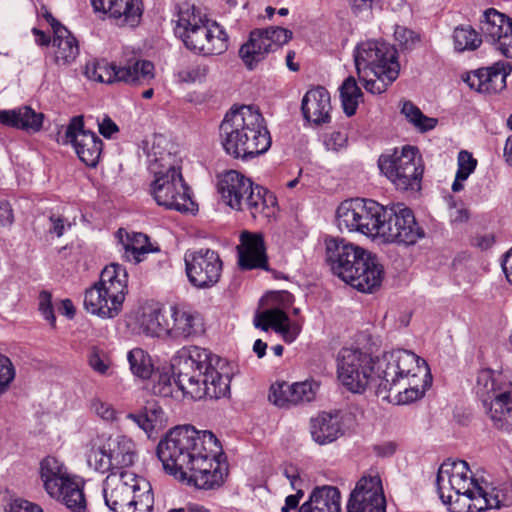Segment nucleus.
Segmentation results:
<instances>
[{"label": "nucleus", "instance_id": "nucleus-1", "mask_svg": "<svg viewBox=\"0 0 512 512\" xmlns=\"http://www.w3.org/2000/svg\"><path fill=\"white\" fill-rule=\"evenodd\" d=\"M222 446L207 430L185 425L171 429L158 443L157 456L166 472L198 489L220 487L228 474Z\"/></svg>", "mask_w": 512, "mask_h": 512}, {"label": "nucleus", "instance_id": "nucleus-2", "mask_svg": "<svg viewBox=\"0 0 512 512\" xmlns=\"http://www.w3.org/2000/svg\"><path fill=\"white\" fill-rule=\"evenodd\" d=\"M221 359L198 346L182 347L172 358L171 368L177 376L176 384L184 395L193 399H219L230 392L231 378L219 369Z\"/></svg>", "mask_w": 512, "mask_h": 512}, {"label": "nucleus", "instance_id": "nucleus-3", "mask_svg": "<svg viewBox=\"0 0 512 512\" xmlns=\"http://www.w3.org/2000/svg\"><path fill=\"white\" fill-rule=\"evenodd\" d=\"M219 131L223 149L234 158L251 159L271 147L272 139L266 120L253 105L231 107Z\"/></svg>", "mask_w": 512, "mask_h": 512}, {"label": "nucleus", "instance_id": "nucleus-4", "mask_svg": "<svg viewBox=\"0 0 512 512\" xmlns=\"http://www.w3.org/2000/svg\"><path fill=\"white\" fill-rule=\"evenodd\" d=\"M326 262L332 273L361 292H373L380 286L383 266L376 255L344 238L325 240Z\"/></svg>", "mask_w": 512, "mask_h": 512}, {"label": "nucleus", "instance_id": "nucleus-5", "mask_svg": "<svg viewBox=\"0 0 512 512\" xmlns=\"http://www.w3.org/2000/svg\"><path fill=\"white\" fill-rule=\"evenodd\" d=\"M376 367L377 395L387 398L388 392L395 389L402 403L413 402L424 395L428 382L423 381L419 386L416 378L420 374L427 376L428 366L413 352L404 349L385 352L377 359Z\"/></svg>", "mask_w": 512, "mask_h": 512}, {"label": "nucleus", "instance_id": "nucleus-6", "mask_svg": "<svg viewBox=\"0 0 512 512\" xmlns=\"http://www.w3.org/2000/svg\"><path fill=\"white\" fill-rule=\"evenodd\" d=\"M354 62L359 80L372 94L385 92L399 76L397 50L384 41L368 40L358 44Z\"/></svg>", "mask_w": 512, "mask_h": 512}, {"label": "nucleus", "instance_id": "nucleus-7", "mask_svg": "<svg viewBox=\"0 0 512 512\" xmlns=\"http://www.w3.org/2000/svg\"><path fill=\"white\" fill-rule=\"evenodd\" d=\"M222 201L237 211H248L255 220H268L277 211V199L267 189L235 170L225 172L218 182Z\"/></svg>", "mask_w": 512, "mask_h": 512}, {"label": "nucleus", "instance_id": "nucleus-8", "mask_svg": "<svg viewBox=\"0 0 512 512\" xmlns=\"http://www.w3.org/2000/svg\"><path fill=\"white\" fill-rule=\"evenodd\" d=\"M149 157L150 170L155 176L150 191L156 203L180 212L193 211L194 202L180 168L174 163L175 157L170 152L158 156L155 147Z\"/></svg>", "mask_w": 512, "mask_h": 512}, {"label": "nucleus", "instance_id": "nucleus-9", "mask_svg": "<svg viewBox=\"0 0 512 512\" xmlns=\"http://www.w3.org/2000/svg\"><path fill=\"white\" fill-rule=\"evenodd\" d=\"M102 493L105 505L113 512H152L151 485L133 472H110L103 482Z\"/></svg>", "mask_w": 512, "mask_h": 512}, {"label": "nucleus", "instance_id": "nucleus-10", "mask_svg": "<svg viewBox=\"0 0 512 512\" xmlns=\"http://www.w3.org/2000/svg\"><path fill=\"white\" fill-rule=\"evenodd\" d=\"M378 166L399 190H416L420 188L423 175V165L418 149L413 146H403L399 151L382 154L378 159Z\"/></svg>", "mask_w": 512, "mask_h": 512}, {"label": "nucleus", "instance_id": "nucleus-11", "mask_svg": "<svg viewBox=\"0 0 512 512\" xmlns=\"http://www.w3.org/2000/svg\"><path fill=\"white\" fill-rule=\"evenodd\" d=\"M375 365L370 354L358 348H342L337 358L338 379L353 393H362L373 384L377 388Z\"/></svg>", "mask_w": 512, "mask_h": 512}, {"label": "nucleus", "instance_id": "nucleus-12", "mask_svg": "<svg viewBox=\"0 0 512 512\" xmlns=\"http://www.w3.org/2000/svg\"><path fill=\"white\" fill-rule=\"evenodd\" d=\"M384 206L374 200L355 198L342 202L336 211V222L342 231L359 232L377 237Z\"/></svg>", "mask_w": 512, "mask_h": 512}, {"label": "nucleus", "instance_id": "nucleus-13", "mask_svg": "<svg viewBox=\"0 0 512 512\" xmlns=\"http://www.w3.org/2000/svg\"><path fill=\"white\" fill-rule=\"evenodd\" d=\"M377 237L387 243L411 246L425 237L413 211L403 203L384 206Z\"/></svg>", "mask_w": 512, "mask_h": 512}, {"label": "nucleus", "instance_id": "nucleus-14", "mask_svg": "<svg viewBox=\"0 0 512 512\" xmlns=\"http://www.w3.org/2000/svg\"><path fill=\"white\" fill-rule=\"evenodd\" d=\"M85 75L90 80L106 84L148 85L155 77V67L151 61L143 59L125 66L102 60L87 64Z\"/></svg>", "mask_w": 512, "mask_h": 512}, {"label": "nucleus", "instance_id": "nucleus-15", "mask_svg": "<svg viewBox=\"0 0 512 512\" xmlns=\"http://www.w3.org/2000/svg\"><path fill=\"white\" fill-rule=\"evenodd\" d=\"M292 38V32L282 27L255 29L250 32L249 39L239 50V55L250 70L263 61L266 56Z\"/></svg>", "mask_w": 512, "mask_h": 512}, {"label": "nucleus", "instance_id": "nucleus-16", "mask_svg": "<svg viewBox=\"0 0 512 512\" xmlns=\"http://www.w3.org/2000/svg\"><path fill=\"white\" fill-rule=\"evenodd\" d=\"M184 262L186 275L192 286L207 289L219 282L223 262L218 252L209 248L186 252Z\"/></svg>", "mask_w": 512, "mask_h": 512}, {"label": "nucleus", "instance_id": "nucleus-17", "mask_svg": "<svg viewBox=\"0 0 512 512\" xmlns=\"http://www.w3.org/2000/svg\"><path fill=\"white\" fill-rule=\"evenodd\" d=\"M62 144H71L78 158L89 167H96L103 149L101 138L95 132L84 128L82 115L70 120Z\"/></svg>", "mask_w": 512, "mask_h": 512}, {"label": "nucleus", "instance_id": "nucleus-18", "mask_svg": "<svg viewBox=\"0 0 512 512\" xmlns=\"http://www.w3.org/2000/svg\"><path fill=\"white\" fill-rule=\"evenodd\" d=\"M179 38L189 50L203 55H218L228 48L226 32L218 23L211 20L182 33Z\"/></svg>", "mask_w": 512, "mask_h": 512}, {"label": "nucleus", "instance_id": "nucleus-19", "mask_svg": "<svg viewBox=\"0 0 512 512\" xmlns=\"http://www.w3.org/2000/svg\"><path fill=\"white\" fill-rule=\"evenodd\" d=\"M480 29L490 42L506 58L512 59V19L494 8L483 13Z\"/></svg>", "mask_w": 512, "mask_h": 512}, {"label": "nucleus", "instance_id": "nucleus-20", "mask_svg": "<svg viewBox=\"0 0 512 512\" xmlns=\"http://www.w3.org/2000/svg\"><path fill=\"white\" fill-rule=\"evenodd\" d=\"M347 506L360 512H386V499L380 478L362 477L352 491Z\"/></svg>", "mask_w": 512, "mask_h": 512}, {"label": "nucleus", "instance_id": "nucleus-21", "mask_svg": "<svg viewBox=\"0 0 512 512\" xmlns=\"http://www.w3.org/2000/svg\"><path fill=\"white\" fill-rule=\"evenodd\" d=\"M470 470L464 460H451L443 462L438 469L436 485L441 500L446 498L447 492L470 489L479 485L477 480L469 477Z\"/></svg>", "mask_w": 512, "mask_h": 512}, {"label": "nucleus", "instance_id": "nucleus-22", "mask_svg": "<svg viewBox=\"0 0 512 512\" xmlns=\"http://www.w3.org/2000/svg\"><path fill=\"white\" fill-rule=\"evenodd\" d=\"M511 71L508 62H497L491 67L480 68L467 74L464 81L467 85L483 94H495L506 87V78Z\"/></svg>", "mask_w": 512, "mask_h": 512}, {"label": "nucleus", "instance_id": "nucleus-23", "mask_svg": "<svg viewBox=\"0 0 512 512\" xmlns=\"http://www.w3.org/2000/svg\"><path fill=\"white\" fill-rule=\"evenodd\" d=\"M166 321V337L173 340L189 339L202 332L200 316L185 308L170 307Z\"/></svg>", "mask_w": 512, "mask_h": 512}, {"label": "nucleus", "instance_id": "nucleus-24", "mask_svg": "<svg viewBox=\"0 0 512 512\" xmlns=\"http://www.w3.org/2000/svg\"><path fill=\"white\" fill-rule=\"evenodd\" d=\"M95 11L109 14L121 25L136 26L143 13L141 0H91Z\"/></svg>", "mask_w": 512, "mask_h": 512}, {"label": "nucleus", "instance_id": "nucleus-25", "mask_svg": "<svg viewBox=\"0 0 512 512\" xmlns=\"http://www.w3.org/2000/svg\"><path fill=\"white\" fill-rule=\"evenodd\" d=\"M44 18L53 30L54 59L58 65H68L75 61L79 54V46L76 38L49 12Z\"/></svg>", "mask_w": 512, "mask_h": 512}, {"label": "nucleus", "instance_id": "nucleus-26", "mask_svg": "<svg viewBox=\"0 0 512 512\" xmlns=\"http://www.w3.org/2000/svg\"><path fill=\"white\" fill-rule=\"evenodd\" d=\"M124 300L125 297H117L116 302L115 297L108 290L94 284L85 292L84 307L91 314L101 318H114L121 312Z\"/></svg>", "mask_w": 512, "mask_h": 512}, {"label": "nucleus", "instance_id": "nucleus-27", "mask_svg": "<svg viewBox=\"0 0 512 512\" xmlns=\"http://www.w3.org/2000/svg\"><path fill=\"white\" fill-rule=\"evenodd\" d=\"M301 111L304 118L315 125L330 122L332 106L328 90L321 86L308 90L302 99Z\"/></svg>", "mask_w": 512, "mask_h": 512}, {"label": "nucleus", "instance_id": "nucleus-28", "mask_svg": "<svg viewBox=\"0 0 512 512\" xmlns=\"http://www.w3.org/2000/svg\"><path fill=\"white\" fill-rule=\"evenodd\" d=\"M238 246V264L241 269H267L264 240L260 234L243 232Z\"/></svg>", "mask_w": 512, "mask_h": 512}, {"label": "nucleus", "instance_id": "nucleus-29", "mask_svg": "<svg viewBox=\"0 0 512 512\" xmlns=\"http://www.w3.org/2000/svg\"><path fill=\"white\" fill-rule=\"evenodd\" d=\"M298 512H341V495L337 487H315Z\"/></svg>", "mask_w": 512, "mask_h": 512}, {"label": "nucleus", "instance_id": "nucleus-30", "mask_svg": "<svg viewBox=\"0 0 512 512\" xmlns=\"http://www.w3.org/2000/svg\"><path fill=\"white\" fill-rule=\"evenodd\" d=\"M43 120L44 115L30 106L0 110V123L27 132H39L42 129Z\"/></svg>", "mask_w": 512, "mask_h": 512}, {"label": "nucleus", "instance_id": "nucleus-31", "mask_svg": "<svg viewBox=\"0 0 512 512\" xmlns=\"http://www.w3.org/2000/svg\"><path fill=\"white\" fill-rule=\"evenodd\" d=\"M72 476L65 464L54 456H47L40 462V477L49 496L60 495L59 487Z\"/></svg>", "mask_w": 512, "mask_h": 512}, {"label": "nucleus", "instance_id": "nucleus-32", "mask_svg": "<svg viewBox=\"0 0 512 512\" xmlns=\"http://www.w3.org/2000/svg\"><path fill=\"white\" fill-rule=\"evenodd\" d=\"M483 407L497 429L512 430V391L499 392Z\"/></svg>", "mask_w": 512, "mask_h": 512}, {"label": "nucleus", "instance_id": "nucleus-33", "mask_svg": "<svg viewBox=\"0 0 512 512\" xmlns=\"http://www.w3.org/2000/svg\"><path fill=\"white\" fill-rule=\"evenodd\" d=\"M119 237L120 251L125 260L133 262L134 264L143 261L145 255L153 252L151 243L147 235L134 232L132 234L127 233L123 229L117 231Z\"/></svg>", "mask_w": 512, "mask_h": 512}, {"label": "nucleus", "instance_id": "nucleus-34", "mask_svg": "<svg viewBox=\"0 0 512 512\" xmlns=\"http://www.w3.org/2000/svg\"><path fill=\"white\" fill-rule=\"evenodd\" d=\"M442 502L449 506L450 512H481L485 510L486 505L478 494V485L459 492H447Z\"/></svg>", "mask_w": 512, "mask_h": 512}, {"label": "nucleus", "instance_id": "nucleus-35", "mask_svg": "<svg viewBox=\"0 0 512 512\" xmlns=\"http://www.w3.org/2000/svg\"><path fill=\"white\" fill-rule=\"evenodd\" d=\"M312 439L325 445L335 441L341 435L340 421L337 415L323 412L310 421Z\"/></svg>", "mask_w": 512, "mask_h": 512}, {"label": "nucleus", "instance_id": "nucleus-36", "mask_svg": "<svg viewBox=\"0 0 512 512\" xmlns=\"http://www.w3.org/2000/svg\"><path fill=\"white\" fill-rule=\"evenodd\" d=\"M106 444L115 471H124V468L133 465L136 459V450L135 444L130 438L122 435L110 437Z\"/></svg>", "mask_w": 512, "mask_h": 512}, {"label": "nucleus", "instance_id": "nucleus-37", "mask_svg": "<svg viewBox=\"0 0 512 512\" xmlns=\"http://www.w3.org/2000/svg\"><path fill=\"white\" fill-rule=\"evenodd\" d=\"M127 419L141 428L148 437L154 430L160 429L165 423V413L162 407L155 401H148L139 413H130Z\"/></svg>", "mask_w": 512, "mask_h": 512}, {"label": "nucleus", "instance_id": "nucleus-38", "mask_svg": "<svg viewBox=\"0 0 512 512\" xmlns=\"http://www.w3.org/2000/svg\"><path fill=\"white\" fill-rule=\"evenodd\" d=\"M127 271L119 264L107 265L101 272L100 279L96 283L110 292L115 299L125 297L127 293Z\"/></svg>", "mask_w": 512, "mask_h": 512}, {"label": "nucleus", "instance_id": "nucleus-39", "mask_svg": "<svg viewBox=\"0 0 512 512\" xmlns=\"http://www.w3.org/2000/svg\"><path fill=\"white\" fill-rule=\"evenodd\" d=\"M167 313L158 308L145 307L137 318L140 329L151 337H166Z\"/></svg>", "mask_w": 512, "mask_h": 512}, {"label": "nucleus", "instance_id": "nucleus-40", "mask_svg": "<svg viewBox=\"0 0 512 512\" xmlns=\"http://www.w3.org/2000/svg\"><path fill=\"white\" fill-rule=\"evenodd\" d=\"M61 490L60 495H50L61 501L65 506L73 512H85L86 499L83 493L81 483L72 476L68 481L63 482L59 487Z\"/></svg>", "mask_w": 512, "mask_h": 512}, {"label": "nucleus", "instance_id": "nucleus-41", "mask_svg": "<svg viewBox=\"0 0 512 512\" xmlns=\"http://www.w3.org/2000/svg\"><path fill=\"white\" fill-rule=\"evenodd\" d=\"M86 458L88 466L97 472L105 473L115 471L107 444L103 443L99 437L92 439L88 444Z\"/></svg>", "mask_w": 512, "mask_h": 512}, {"label": "nucleus", "instance_id": "nucleus-42", "mask_svg": "<svg viewBox=\"0 0 512 512\" xmlns=\"http://www.w3.org/2000/svg\"><path fill=\"white\" fill-rule=\"evenodd\" d=\"M208 20L207 16L199 8L185 3L179 8L175 32L178 36H181L182 33H186L188 30L194 29Z\"/></svg>", "mask_w": 512, "mask_h": 512}, {"label": "nucleus", "instance_id": "nucleus-43", "mask_svg": "<svg viewBox=\"0 0 512 512\" xmlns=\"http://www.w3.org/2000/svg\"><path fill=\"white\" fill-rule=\"evenodd\" d=\"M342 107L347 116L355 114L359 100L363 96L353 76L347 77L339 88Z\"/></svg>", "mask_w": 512, "mask_h": 512}, {"label": "nucleus", "instance_id": "nucleus-44", "mask_svg": "<svg viewBox=\"0 0 512 512\" xmlns=\"http://www.w3.org/2000/svg\"><path fill=\"white\" fill-rule=\"evenodd\" d=\"M127 360L133 375L148 379L153 372V364L149 354L141 348H134L127 354Z\"/></svg>", "mask_w": 512, "mask_h": 512}, {"label": "nucleus", "instance_id": "nucleus-45", "mask_svg": "<svg viewBox=\"0 0 512 512\" xmlns=\"http://www.w3.org/2000/svg\"><path fill=\"white\" fill-rule=\"evenodd\" d=\"M453 41L455 50L459 52L475 50L482 43L478 32L469 25L456 27L453 32Z\"/></svg>", "mask_w": 512, "mask_h": 512}, {"label": "nucleus", "instance_id": "nucleus-46", "mask_svg": "<svg viewBox=\"0 0 512 512\" xmlns=\"http://www.w3.org/2000/svg\"><path fill=\"white\" fill-rule=\"evenodd\" d=\"M289 322L287 314L280 309H268L256 316L254 325L257 328L267 331L271 327L274 331H282Z\"/></svg>", "mask_w": 512, "mask_h": 512}, {"label": "nucleus", "instance_id": "nucleus-47", "mask_svg": "<svg viewBox=\"0 0 512 512\" xmlns=\"http://www.w3.org/2000/svg\"><path fill=\"white\" fill-rule=\"evenodd\" d=\"M401 113L421 132L432 130L437 124V119L425 116L411 101L403 103Z\"/></svg>", "mask_w": 512, "mask_h": 512}, {"label": "nucleus", "instance_id": "nucleus-48", "mask_svg": "<svg viewBox=\"0 0 512 512\" xmlns=\"http://www.w3.org/2000/svg\"><path fill=\"white\" fill-rule=\"evenodd\" d=\"M475 392L483 405L500 392L497 389L491 370L484 369L478 372Z\"/></svg>", "mask_w": 512, "mask_h": 512}, {"label": "nucleus", "instance_id": "nucleus-49", "mask_svg": "<svg viewBox=\"0 0 512 512\" xmlns=\"http://www.w3.org/2000/svg\"><path fill=\"white\" fill-rule=\"evenodd\" d=\"M292 392H290V402L292 405H298L311 402L315 399L319 390V384L316 381H303L291 384Z\"/></svg>", "mask_w": 512, "mask_h": 512}, {"label": "nucleus", "instance_id": "nucleus-50", "mask_svg": "<svg viewBox=\"0 0 512 512\" xmlns=\"http://www.w3.org/2000/svg\"><path fill=\"white\" fill-rule=\"evenodd\" d=\"M478 494L485 502V510L486 509H499L502 506L508 505V495L504 489L498 487H489L478 485Z\"/></svg>", "mask_w": 512, "mask_h": 512}, {"label": "nucleus", "instance_id": "nucleus-51", "mask_svg": "<svg viewBox=\"0 0 512 512\" xmlns=\"http://www.w3.org/2000/svg\"><path fill=\"white\" fill-rule=\"evenodd\" d=\"M173 371L174 380H172L171 376L167 373L159 374L158 379L153 382L152 392L154 395H158L161 397H171L174 395L175 390L181 391L179 386L176 384L177 376Z\"/></svg>", "mask_w": 512, "mask_h": 512}, {"label": "nucleus", "instance_id": "nucleus-52", "mask_svg": "<svg viewBox=\"0 0 512 512\" xmlns=\"http://www.w3.org/2000/svg\"><path fill=\"white\" fill-rule=\"evenodd\" d=\"M290 392H292L291 384L286 382L274 384L270 388L269 400L278 407H289L292 405Z\"/></svg>", "mask_w": 512, "mask_h": 512}, {"label": "nucleus", "instance_id": "nucleus-53", "mask_svg": "<svg viewBox=\"0 0 512 512\" xmlns=\"http://www.w3.org/2000/svg\"><path fill=\"white\" fill-rule=\"evenodd\" d=\"M208 66L203 63L191 65L178 72L179 81L184 83L201 82L208 74Z\"/></svg>", "mask_w": 512, "mask_h": 512}, {"label": "nucleus", "instance_id": "nucleus-54", "mask_svg": "<svg viewBox=\"0 0 512 512\" xmlns=\"http://www.w3.org/2000/svg\"><path fill=\"white\" fill-rule=\"evenodd\" d=\"M457 163L458 169L456 174L459 175V179H468V177L474 172L477 166V160L470 152L466 150L459 152Z\"/></svg>", "mask_w": 512, "mask_h": 512}, {"label": "nucleus", "instance_id": "nucleus-55", "mask_svg": "<svg viewBox=\"0 0 512 512\" xmlns=\"http://www.w3.org/2000/svg\"><path fill=\"white\" fill-rule=\"evenodd\" d=\"M15 377V370L11 361L0 354V395L9 387Z\"/></svg>", "mask_w": 512, "mask_h": 512}, {"label": "nucleus", "instance_id": "nucleus-56", "mask_svg": "<svg viewBox=\"0 0 512 512\" xmlns=\"http://www.w3.org/2000/svg\"><path fill=\"white\" fill-rule=\"evenodd\" d=\"M88 362L90 367L101 375H105L110 367V362L107 356L96 348H93L90 351Z\"/></svg>", "mask_w": 512, "mask_h": 512}, {"label": "nucleus", "instance_id": "nucleus-57", "mask_svg": "<svg viewBox=\"0 0 512 512\" xmlns=\"http://www.w3.org/2000/svg\"><path fill=\"white\" fill-rule=\"evenodd\" d=\"M39 311L52 326L55 325L56 318L52 306V296L47 291H42L39 294Z\"/></svg>", "mask_w": 512, "mask_h": 512}, {"label": "nucleus", "instance_id": "nucleus-58", "mask_svg": "<svg viewBox=\"0 0 512 512\" xmlns=\"http://www.w3.org/2000/svg\"><path fill=\"white\" fill-rule=\"evenodd\" d=\"M394 37L401 45L408 47L419 41V37L415 32L403 26H396Z\"/></svg>", "mask_w": 512, "mask_h": 512}, {"label": "nucleus", "instance_id": "nucleus-59", "mask_svg": "<svg viewBox=\"0 0 512 512\" xmlns=\"http://www.w3.org/2000/svg\"><path fill=\"white\" fill-rule=\"evenodd\" d=\"M348 3L355 14L381 9V0H348Z\"/></svg>", "mask_w": 512, "mask_h": 512}, {"label": "nucleus", "instance_id": "nucleus-60", "mask_svg": "<svg viewBox=\"0 0 512 512\" xmlns=\"http://www.w3.org/2000/svg\"><path fill=\"white\" fill-rule=\"evenodd\" d=\"M94 412L104 420H113L115 411L112 406L106 402L96 399L92 402Z\"/></svg>", "mask_w": 512, "mask_h": 512}, {"label": "nucleus", "instance_id": "nucleus-61", "mask_svg": "<svg viewBox=\"0 0 512 512\" xmlns=\"http://www.w3.org/2000/svg\"><path fill=\"white\" fill-rule=\"evenodd\" d=\"M14 222L12 207L7 201H0V226L10 227Z\"/></svg>", "mask_w": 512, "mask_h": 512}, {"label": "nucleus", "instance_id": "nucleus-62", "mask_svg": "<svg viewBox=\"0 0 512 512\" xmlns=\"http://www.w3.org/2000/svg\"><path fill=\"white\" fill-rule=\"evenodd\" d=\"M100 134L105 138H111V136L118 132V126L109 117H105L102 122L98 124Z\"/></svg>", "mask_w": 512, "mask_h": 512}, {"label": "nucleus", "instance_id": "nucleus-63", "mask_svg": "<svg viewBox=\"0 0 512 512\" xmlns=\"http://www.w3.org/2000/svg\"><path fill=\"white\" fill-rule=\"evenodd\" d=\"M295 491V494L288 495L286 497L285 504L281 508V512H290L298 506L300 499L304 496V491L302 489H296Z\"/></svg>", "mask_w": 512, "mask_h": 512}, {"label": "nucleus", "instance_id": "nucleus-64", "mask_svg": "<svg viewBox=\"0 0 512 512\" xmlns=\"http://www.w3.org/2000/svg\"><path fill=\"white\" fill-rule=\"evenodd\" d=\"M49 232L54 233L57 237H61L65 230V221L62 217L52 215L49 217Z\"/></svg>", "mask_w": 512, "mask_h": 512}]
</instances>
